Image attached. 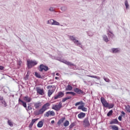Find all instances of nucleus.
Masks as SVG:
<instances>
[{"label":"nucleus","instance_id":"nucleus-25","mask_svg":"<svg viewBox=\"0 0 130 130\" xmlns=\"http://www.w3.org/2000/svg\"><path fill=\"white\" fill-rule=\"evenodd\" d=\"M50 106V104L49 103H47L45 104L43 106V108L46 109V110H47V107H49Z\"/></svg>","mask_w":130,"mask_h":130},{"label":"nucleus","instance_id":"nucleus-63","mask_svg":"<svg viewBox=\"0 0 130 130\" xmlns=\"http://www.w3.org/2000/svg\"><path fill=\"white\" fill-rule=\"evenodd\" d=\"M54 87H55L54 85L53 86V88H54Z\"/></svg>","mask_w":130,"mask_h":130},{"label":"nucleus","instance_id":"nucleus-46","mask_svg":"<svg viewBox=\"0 0 130 130\" xmlns=\"http://www.w3.org/2000/svg\"><path fill=\"white\" fill-rule=\"evenodd\" d=\"M25 109H26V110H27V111L28 110H32V107H31V106H28L27 108L26 107L25 108Z\"/></svg>","mask_w":130,"mask_h":130},{"label":"nucleus","instance_id":"nucleus-14","mask_svg":"<svg viewBox=\"0 0 130 130\" xmlns=\"http://www.w3.org/2000/svg\"><path fill=\"white\" fill-rule=\"evenodd\" d=\"M61 62H63V63H65V64H67V66H72V67H75V64L70 62V61H68L67 60H64V61H61Z\"/></svg>","mask_w":130,"mask_h":130},{"label":"nucleus","instance_id":"nucleus-45","mask_svg":"<svg viewBox=\"0 0 130 130\" xmlns=\"http://www.w3.org/2000/svg\"><path fill=\"white\" fill-rule=\"evenodd\" d=\"M125 109H126V110H127V112L130 113V106H128V107L125 106Z\"/></svg>","mask_w":130,"mask_h":130},{"label":"nucleus","instance_id":"nucleus-58","mask_svg":"<svg viewBox=\"0 0 130 130\" xmlns=\"http://www.w3.org/2000/svg\"><path fill=\"white\" fill-rule=\"evenodd\" d=\"M54 120H52L51 121V123H52V124H53V123H54Z\"/></svg>","mask_w":130,"mask_h":130},{"label":"nucleus","instance_id":"nucleus-52","mask_svg":"<svg viewBox=\"0 0 130 130\" xmlns=\"http://www.w3.org/2000/svg\"><path fill=\"white\" fill-rule=\"evenodd\" d=\"M55 59L56 60H58L59 61H60V58L59 57H55Z\"/></svg>","mask_w":130,"mask_h":130},{"label":"nucleus","instance_id":"nucleus-7","mask_svg":"<svg viewBox=\"0 0 130 130\" xmlns=\"http://www.w3.org/2000/svg\"><path fill=\"white\" fill-rule=\"evenodd\" d=\"M74 92L75 93H77V94H78L79 95H86V92H84L81 89L76 88L74 89Z\"/></svg>","mask_w":130,"mask_h":130},{"label":"nucleus","instance_id":"nucleus-32","mask_svg":"<svg viewBox=\"0 0 130 130\" xmlns=\"http://www.w3.org/2000/svg\"><path fill=\"white\" fill-rule=\"evenodd\" d=\"M113 107H114V104H109L107 108H108L109 109H111V108H113Z\"/></svg>","mask_w":130,"mask_h":130},{"label":"nucleus","instance_id":"nucleus-49","mask_svg":"<svg viewBox=\"0 0 130 130\" xmlns=\"http://www.w3.org/2000/svg\"><path fill=\"white\" fill-rule=\"evenodd\" d=\"M49 11H50V12H55V11L53 10V7H50L49 9Z\"/></svg>","mask_w":130,"mask_h":130},{"label":"nucleus","instance_id":"nucleus-33","mask_svg":"<svg viewBox=\"0 0 130 130\" xmlns=\"http://www.w3.org/2000/svg\"><path fill=\"white\" fill-rule=\"evenodd\" d=\"M53 93V90H49L48 91V97H50L51 95H52Z\"/></svg>","mask_w":130,"mask_h":130},{"label":"nucleus","instance_id":"nucleus-35","mask_svg":"<svg viewBox=\"0 0 130 130\" xmlns=\"http://www.w3.org/2000/svg\"><path fill=\"white\" fill-rule=\"evenodd\" d=\"M84 105V103H83V101H80L79 102H77L75 104V106H78V105Z\"/></svg>","mask_w":130,"mask_h":130},{"label":"nucleus","instance_id":"nucleus-64","mask_svg":"<svg viewBox=\"0 0 130 130\" xmlns=\"http://www.w3.org/2000/svg\"><path fill=\"white\" fill-rule=\"evenodd\" d=\"M83 22H85V20H83Z\"/></svg>","mask_w":130,"mask_h":130},{"label":"nucleus","instance_id":"nucleus-30","mask_svg":"<svg viewBox=\"0 0 130 130\" xmlns=\"http://www.w3.org/2000/svg\"><path fill=\"white\" fill-rule=\"evenodd\" d=\"M113 113V110H110V111L108 112V113H107V116H108V117L111 116V115H112Z\"/></svg>","mask_w":130,"mask_h":130},{"label":"nucleus","instance_id":"nucleus-10","mask_svg":"<svg viewBox=\"0 0 130 130\" xmlns=\"http://www.w3.org/2000/svg\"><path fill=\"white\" fill-rule=\"evenodd\" d=\"M18 104H19V105H22V106L24 107V108H27V103L21 100V98L18 99Z\"/></svg>","mask_w":130,"mask_h":130},{"label":"nucleus","instance_id":"nucleus-37","mask_svg":"<svg viewBox=\"0 0 130 130\" xmlns=\"http://www.w3.org/2000/svg\"><path fill=\"white\" fill-rule=\"evenodd\" d=\"M75 125H76V123L75 122L72 123L71 124H70L69 126L70 129H71V128H73Z\"/></svg>","mask_w":130,"mask_h":130},{"label":"nucleus","instance_id":"nucleus-17","mask_svg":"<svg viewBox=\"0 0 130 130\" xmlns=\"http://www.w3.org/2000/svg\"><path fill=\"white\" fill-rule=\"evenodd\" d=\"M85 116H86V113L83 112H81L78 115V118L80 119L84 118Z\"/></svg>","mask_w":130,"mask_h":130},{"label":"nucleus","instance_id":"nucleus-34","mask_svg":"<svg viewBox=\"0 0 130 130\" xmlns=\"http://www.w3.org/2000/svg\"><path fill=\"white\" fill-rule=\"evenodd\" d=\"M66 94H70L71 95H73V96H76V93L73 91H67L66 92Z\"/></svg>","mask_w":130,"mask_h":130},{"label":"nucleus","instance_id":"nucleus-9","mask_svg":"<svg viewBox=\"0 0 130 130\" xmlns=\"http://www.w3.org/2000/svg\"><path fill=\"white\" fill-rule=\"evenodd\" d=\"M64 96V93L62 91H59L58 92V94L54 96V100L58 99V98H62Z\"/></svg>","mask_w":130,"mask_h":130},{"label":"nucleus","instance_id":"nucleus-24","mask_svg":"<svg viewBox=\"0 0 130 130\" xmlns=\"http://www.w3.org/2000/svg\"><path fill=\"white\" fill-rule=\"evenodd\" d=\"M46 111V109L44 108L43 107L39 110V113L40 114H43L44 112Z\"/></svg>","mask_w":130,"mask_h":130},{"label":"nucleus","instance_id":"nucleus-18","mask_svg":"<svg viewBox=\"0 0 130 130\" xmlns=\"http://www.w3.org/2000/svg\"><path fill=\"white\" fill-rule=\"evenodd\" d=\"M112 51L113 53H119L120 52V50L118 49V48H112Z\"/></svg>","mask_w":130,"mask_h":130},{"label":"nucleus","instance_id":"nucleus-16","mask_svg":"<svg viewBox=\"0 0 130 130\" xmlns=\"http://www.w3.org/2000/svg\"><path fill=\"white\" fill-rule=\"evenodd\" d=\"M78 109L82 110V111H87V108H85L84 107V105H82L81 106H79L78 107Z\"/></svg>","mask_w":130,"mask_h":130},{"label":"nucleus","instance_id":"nucleus-50","mask_svg":"<svg viewBox=\"0 0 130 130\" xmlns=\"http://www.w3.org/2000/svg\"><path fill=\"white\" fill-rule=\"evenodd\" d=\"M28 78H29V74L27 73V74L26 75L25 77H24V79L28 80Z\"/></svg>","mask_w":130,"mask_h":130},{"label":"nucleus","instance_id":"nucleus-23","mask_svg":"<svg viewBox=\"0 0 130 130\" xmlns=\"http://www.w3.org/2000/svg\"><path fill=\"white\" fill-rule=\"evenodd\" d=\"M34 106L36 109H38L41 106V103H35Z\"/></svg>","mask_w":130,"mask_h":130},{"label":"nucleus","instance_id":"nucleus-60","mask_svg":"<svg viewBox=\"0 0 130 130\" xmlns=\"http://www.w3.org/2000/svg\"><path fill=\"white\" fill-rule=\"evenodd\" d=\"M47 24H50V20H48Z\"/></svg>","mask_w":130,"mask_h":130},{"label":"nucleus","instance_id":"nucleus-4","mask_svg":"<svg viewBox=\"0 0 130 130\" xmlns=\"http://www.w3.org/2000/svg\"><path fill=\"white\" fill-rule=\"evenodd\" d=\"M101 102L103 106V107H105V108H107L108 107V105L109 103L107 102V101L105 100V99L103 97L101 98Z\"/></svg>","mask_w":130,"mask_h":130},{"label":"nucleus","instance_id":"nucleus-20","mask_svg":"<svg viewBox=\"0 0 130 130\" xmlns=\"http://www.w3.org/2000/svg\"><path fill=\"white\" fill-rule=\"evenodd\" d=\"M35 76L36 77V78H38V79H43V76H41L40 74H39L38 72H36L35 73Z\"/></svg>","mask_w":130,"mask_h":130},{"label":"nucleus","instance_id":"nucleus-2","mask_svg":"<svg viewBox=\"0 0 130 130\" xmlns=\"http://www.w3.org/2000/svg\"><path fill=\"white\" fill-rule=\"evenodd\" d=\"M38 70L39 71V72H41V73L43 72V71H45V72H47V71H49V68H48L46 65L41 64L38 67Z\"/></svg>","mask_w":130,"mask_h":130},{"label":"nucleus","instance_id":"nucleus-3","mask_svg":"<svg viewBox=\"0 0 130 130\" xmlns=\"http://www.w3.org/2000/svg\"><path fill=\"white\" fill-rule=\"evenodd\" d=\"M38 63V62H37V61H35V60L33 61L31 60H27L26 64L27 66L28 69H32L33 67H35V66L37 65Z\"/></svg>","mask_w":130,"mask_h":130},{"label":"nucleus","instance_id":"nucleus-61","mask_svg":"<svg viewBox=\"0 0 130 130\" xmlns=\"http://www.w3.org/2000/svg\"><path fill=\"white\" fill-rule=\"evenodd\" d=\"M56 76H59V73H56Z\"/></svg>","mask_w":130,"mask_h":130},{"label":"nucleus","instance_id":"nucleus-48","mask_svg":"<svg viewBox=\"0 0 130 130\" xmlns=\"http://www.w3.org/2000/svg\"><path fill=\"white\" fill-rule=\"evenodd\" d=\"M122 115H120L118 117V119L120 121H121V120H122Z\"/></svg>","mask_w":130,"mask_h":130},{"label":"nucleus","instance_id":"nucleus-12","mask_svg":"<svg viewBox=\"0 0 130 130\" xmlns=\"http://www.w3.org/2000/svg\"><path fill=\"white\" fill-rule=\"evenodd\" d=\"M37 120H38V118L32 119L31 120V121L28 126L29 129H31L32 128V126H33V124H34V123H35V122H36Z\"/></svg>","mask_w":130,"mask_h":130},{"label":"nucleus","instance_id":"nucleus-51","mask_svg":"<svg viewBox=\"0 0 130 130\" xmlns=\"http://www.w3.org/2000/svg\"><path fill=\"white\" fill-rule=\"evenodd\" d=\"M54 21V20H53V19H50V25H53Z\"/></svg>","mask_w":130,"mask_h":130},{"label":"nucleus","instance_id":"nucleus-13","mask_svg":"<svg viewBox=\"0 0 130 130\" xmlns=\"http://www.w3.org/2000/svg\"><path fill=\"white\" fill-rule=\"evenodd\" d=\"M118 123H119V121H118L117 118L112 119L110 122V124H118Z\"/></svg>","mask_w":130,"mask_h":130},{"label":"nucleus","instance_id":"nucleus-21","mask_svg":"<svg viewBox=\"0 0 130 130\" xmlns=\"http://www.w3.org/2000/svg\"><path fill=\"white\" fill-rule=\"evenodd\" d=\"M43 121H44V120H42L41 121H40L37 124L38 127H42L43 126Z\"/></svg>","mask_w":130,"mask_h":130},{"label":"nucleus","instance_id":"nucleus-42","mask_svg":"<svg viewBox=\"0 0 130 130\" xmlns=\"http://www.w3.org/2000/svg\"><path fill=\"white\" fill-rule=\"evenodd\" d=\"M88 77H90V78H94V79H98V80H100V77L96 76H88Z\"/></svg>","mask_w":130,"mask_h":130},{"label":"nucleus","instance_id":"nucleus-57","mask_svg":"<svg viewBox=\"0 0 130 130\" xmlns=\"http://www.w3.org/2000/svg\"><path fill=\"white\" fill-rule=\"evenodd\" d=\"M121 114H122V115H124V116L125 115V113H124V112H123V111H122L121 112Z\"/></svg>","mask_w":130,"mask_h":130},{"label":"nucleus","instance_id":"nucleus-28","mask_svg":"<svg viewBox=\"0 0 130 130\" xmlns=\"http://www.w3.org/2000/svg\"><path fill=\"white\" fill-rule=\"evenodd\" d=\"M110 126H111V128H112L113 130H119L118 126H117L115 125H112Z\"/></svg>","mask_w":130,"mask_h":130},{"label":"nucleus","instance_id":"nucleus-62","mask_svg":"<svg viewBox=\"0 0 130 130\" xmlns=\"http://www.w3.org/2000/svg\"><path fill=\"white\" fill-rule=\"evenodd\" d=\"M55 80H57V79H58V77H55Z\"/></svg>","mask_w":130,"mask_h":130},{"label":"nucleus","instance_id":"nucleus-36","mask_svg":"<svg viewBox=\"0 0 130 130\" xmlns=\"http://www.w3.org/2000/svg\"><path fill=\"white\" fill-rule=\"evenodd\" d=\"M1 103H2V104H3V105L5 106V107H7V106H8V104H7L6 101H5L4 100L2 101H1Z\"/></svg>","mask_w":130,"mask_h":130},{"label":"nucleus","instance_id":"nucleus-56","mask_svg":"<svg viewBox=\"0 0 130 130\" xmlns=\"http://www.w3.org/2000/svg\"><path fill=\"white\" fill-rule=\"evenodd\" d=\"M50 88H52V85H48L47 87V89H50Z\"/></svg>","mask_w":130,"mask_h":130},{"label":"nucleus","instance_id":"nucleus-54","mask_svg":"<svg viewBox=\"0 0 130 130\" xmlns=\"http://www.w3.org/2000/svg\"><path fill=\"white\" fill-rule=\"evenodd\" d=\"M50 57H51L52 58V59H55L56 56L50 55Z\"/></svg>","mask_w":130,"mask_h":130},{"label":"nucleus","instance_id":"nucleus-15","mask_svg":"<svg viewBox=\"0 0 130 130\" xmlns=\"http://www.w3.org/2000/svg\"><path fill=\"white\" fill-rule=\"evenodd\" d=\"M23 100L29 103V102H31L32 99H31V98H29L28 95H26L25 96L23 97Z\"/></svg>","mask_w":130,"mask_h":130},{"label":"nucleus","instance_id":"nucleus-53","mask_svg":"<svg viewBox=\"0 0 130 130\" xmlns=\"http://www.w3.org/2000/svg\"><path fill=\"white\" fill-rule=\"evenodd\" d=\"M4 69H5V67L4 66H0V70H1V71H4Z\"/></svg>","mask_w":130,"mask_h":130},{"label":"nucleus","instance_id":"nucleus-55","mask_svg":"<svg viewBox=\"0 0 130 130\" xmlns=\"http://www.w3.org/2000/svg\"><path fill=\"white\" fill-rule=\"evenodd\" d=\"M4 100V97L0 95V101L2 102Z\"/></svg>","mask_w":130,"mask_h":130},{"label":"nucleus","instance_id":"nucleus-38","mask_svg":"<svg viewBox=\"0 0 130 130\" xmlns=\"http://www.w3.org/2000/svg\"><path fill=\"white\" fill-rule=\"evenodd\" d=\"M125 6L126 7V9H128V7H129V5H128V2L126 0L124 2Z\"/></svg>","mask_w":130,"mask_h":130},{"label":"nucleus","instance_id":"nucleus-39","mask_svg":"<svg viewBox=\"0 0 130 130\" xmlns=\"http://www.w3.org/2000/svg\"><path fill=\"white\" fill-rule=\"evenodd\" d=\"M60 10H61V11L64 12L65 11H67V7H65V6L61 7Z\"/></svg>","mask_w":130,"mask_h":130},{"label":"nucleus","instance_id":"nucleus-43","mask_svg":"<svg viewBox=\"0 0 130 130\" xmlns=\"http://www.w3.org/2000/svg\"><path fill=\"white\" fill-rule=\"evenodd\" d=\"M104 80L105 81V82H107V83H109V82H110V80L105 76H104Z\"/></svg>","mask_w":130,"mask_h":130},{"label":"nucleus","instance_id":"nucleus-47","mask_svg":"<svg viewBox=\"0 0 130 130\" xmlns=\"http://www.w3.org/2000/svg\"><path fill=\"white\" fill-rule=\"evenodd\" d=\"M34 113H35V115H40V113H39V111L36 110V111H35L34 112Z\"/></svg>","mask_w":130,"mask_h":130},{"label":"nucleus","instance_id":"nucleus-1","mask_svg":"<svg viewBox=\"0 0 130 130\" xmlns=\"http://www.w3.org/2000/svg\"><path fill=\"white\" fill-rule=\"evenodd\" d=\"M70 39L71 41H73L75 45H77V46H79V47H82L83 46L82 45V43L79 41V40H76V38L74 36H70Z\"/></svg>","mask_w":130,"mask_h":130},{"label":"nucleus","instance_id":"nucleus-41","mask_svg":"<svg viewBox=\"0 0 130 130\" xmlns=\"http://www.w3.org/2000/svg\"><path fill=\"white\" fill-rule=\"evenodd\" d=\"M8 123L10 126H13L14 124H13V122L11 121V120H8Z\"/></svg>","mask_w":130,"mask_h":130},{"label":"nucleus","instance_id":"nucleus-27","mask_svg":"<svg viewBox=\"0 0 130 130\" xmlns=\"http://www.w3.org/2000/svg\"><path fill=\"white\" fill-rule=\"evenodd\" d=\"M103 40L104 41H105V42H108L109 40H108V37L106 35H104L103 36Z\"/></svg>","mask_w":130,"mask_h":130},{"label":"nucleus","instance_id":"nucleus-5","mask_svg":"<svg viewBox=\"0 0 130 130\" xmlns=\"http://www.w3.org/2000/svg\"><path fill=\"white\" fill-rule=\"evenodd\" d=\"M83 125H84V127H90V122L89 121V118L87 117L85 118L83 121Z\"/></svg>","mask_w":130,"mask_h":130},{"label":"nucleus","instance_id":"nucleus-59","mask_svg":"<svg viewBox=\"0 0 130 130\" xmlns=\"http://www.w3.org/2000/svg\"><path fill=\"white\" fill-rule=\"evenodd\" d=\"M21 62L20 61L18 62V66H21Z\"/></svg>","mask_w":130,"mask_h":130},{"label":"nucleus","instance_id":"nucleus-40","mask_svg":"<svg viewBox=\"0 0 130 130\" xmlns=\"http://www.w3.org/2000/svg\"><path fill=\"white\" fill-rule=\"evenodd\" d=\"M53 25H56L57 26H59V22L54 20V22H53Z\"/></svg>","mask_w":130,"mask_h":130},{"label":"nucleus","instance_id":"nucleus-22","mask_svg":"<svg viewBox=\"0 0 130 130\" xmlns=\"http://www.w3.org/2000/svg\"><path fill=\"white\" fill-rule=\"evenodd\" d=\"M109 38H113L114 37V34L111 32V31L109 30V32L107 33Z\"/></svg>","mask_w":130,"mask_h":130},{"label":"nucleus","instance_id":"nucleus-6","mask_svg":"<svg viewBox=\"0 0 130 130\" xmlns=\"http://www.w3.org/2000/svg\"><path fill=\"white\" fill-rule=\"evenodd\" d=\"M50 115L51 116H54L55 113L53 111H48L44 114V116H45V117H49Z\"/></svg>","mask_w":130,"mask_h":130},{"label":"nucleus","instance_id":"nucleus-26","mask_svg":"<svg viewBox=\"0 0 130 130\" xmlns=\"http://www.w3.org/2000/svg\"><path fill=\"white\" fill-rule=\"evenodd\" d=\"M72 90H73V86L70 85H68L66 88V91H72Z\"/></svg>","mask_w":130,"mask_h":130},{"label":"nucleus","instance_id":"nucleus-31","mask_svg":"<svg viewBox=\"0 0 130 130\" xmlns=\"http://www.w3.org/2000/svg\"><path fill=\"white\" fill-rule=\"evenodd\" d=\"M70 125V122L69 120H66L64 123H63V125L65 127L69 126Z\"/></svg>","mask_w":130,"mask_h":130},{"label":"nucleus","instance_id":"nucleus-29","mask_svg":"<svg viewBox=\"0 0 130 130\" xmlns=\"http://www.w3.org/2000/svg\"><path fill=\"white\" fill-rule=\"evenodd\" d=\"M72 98V96H67L64 98H63L62 100V102H66L67 100H69V99H71Z\"/></svg>","mask_w":130,"mask_h":130},{"label":"nucleus","instance_id":"nucleus-44","mask_svg":"<svg viewBox=\"0 0 130 130\" xmlns=\"http://www.w3.org/2000/svg\"><path fill=\"white\" fill-rule=\"evenodd\" d=\"M87 35H88V36H90V37H92V36L94 35V34H93V32L91 31H89L87 32Z\"/></svg>","mask_w":130,"mask_h":130},{"label":"nucleus","instance_id":"nucleus-11","mask_svg":"<svg viewBox=\"0 0 130 130\" xmlns=\"http://www.w3.org/2000/svg\"><path fill=\"white\" fill-rule=\"evenodd\" d=\"M62 105H61V103L60 102L59 103V104L55 105L54 106L52 107V109H54V110H56V111H58V110H59L60 108H61Z\"/></svg>","mask_w":130,"mask_h":130},{"label":"nucleus","instance_id":"nucleus-19","mask_svg":"<svg viewBox=\"0 0 130 130\" xmlns=\"http://www.w3.org/2000/svg\"><path fill=\"white\" fill-rule=\"evenodd\" d=\"M66 120V117H62L61 118L59 121L57 122V124H58L59 125H60L63 121Z\"/></svg>","mask_w":130,"mask_h":130},{"label":"nucleus","instance_id":"nucleus-8","mask_svg":"<svg viewBox=\"0 0 130 130\" xmlns=\"http://www.w3.org/2000/svg\"><path fill=\"white\" fill-rule=\"evenodd\" d=\"M36 91H37V94H39V95H41L42 96H43V95L45 94V93H44V89H41L40 87H37Z\"/></svg>","mask_w":130,"mask_h":130}]
</instances>
